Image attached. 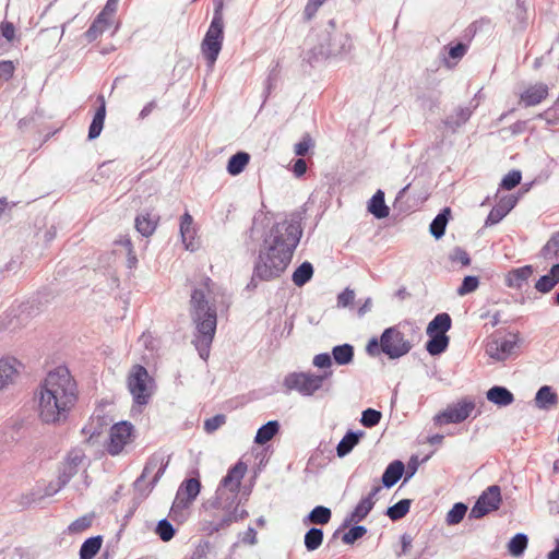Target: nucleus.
I'll return each mask as SVG.
<instances>
[{
  "instance_id": "f257e3e1",
  "label": "nucleus",
  "mask_w": 559,
  "mask_h": 559,
  "mask_svg": "<svg viewBox=\"0 0 559 559\" xmlns=\"http://www.w3.org/2000/svg\"><path fill=\"white\" fill-rule=\"evenodd\" d=\"M302 236V228L296 221L284 219L275 223L267 231L254 262L248 289H254L258 282H270L282 276L288 267Z\"/></svg>"
},
{
  "instance_id": "f03ea898",
  "label": "nucleus",
  "mask_w": 559,
  "mask_h": 559,
  "mask_svg": "<svg viewBox=\"0 0 559 559\" xmlns=\"http://www.w3.org/2000/svg\"><path fill=\"white\" fill-rule=\"evenodd\" d=\"M78 401V386L69 369L59 366L40 384L38 412L45 424L64 423Z\"/></svg>"
},
{
  "instance_id": "7ed1b4c3",
  "label": "nucleus",
  "mask_w": 559,
  "mask_h": 559,
  "mask_svg": "<svg viewBox=\"0 0 559 559\" xmlns=\"http://www.w3.org/2000/svg\"><path fill=\"white\" fill-rule=\"evenodd\" d=\"M247 472V465L238 461L223 478L216 490V503L212 513V532L219 531L233 522L243 519L248 512L239 509V487Z\"/></svg>"
},
{
  "instance_id": "20e7f679",
  "label": "nucleus",
  "mask_w": 559,
  "mask_h": 559,
  "mask_svg": "<svg viewBox=\"0 0 559 559\" xmlns=\"http://www.w3.org/2000/svg\"><path fill=\"white\" fill-rule=\"evenodd\" d=\"M210 277H205L191 289L189 316L194 326L192 344L200 358L206 361L210 357Z\"/></svg>"
},
{
  "instance_id": "39448f33",
  "label": "nucleus",
  "mask_w": 559,
  "mask_h": 559,
  "mask_svg": "<svg viewBox=\"0 0 559 559\" xmlns=\"http://www.w3.org/2000/svg\"><path fill=\"white\" fill-rule=\"evenodd\" d=\"M332 40V33L329 31L313 32L306 40V51L304 60L313 64L331 57L346 55L352 49V40L347 35H336L335 40L338 41L337 47H330L328 44Z\"/></svg>"
},
{
  "instance_id": "423d86ee",
  "label": "nucleus",
  "mask_w": 559,
  "mask_h": 559,
  "mask_svg": "<svg viewBox=\"0 0 559 559\" xmlns=\"http://www.w3.org/2000/svg\"><path fill=\"white\" fill-rule=\"evenodd\" d=\"M412 348V342L405 337L400 325H394L385 329L382 332L380 340L376 337L369 340L366 346V352L372 357L379 356L383 353L390 359H399L407 355Z\"/></svg>"
},
{
  "instance_id": "0eeeda50",
  "label": "nucleus",
  "mask_w": 559,
  "mask_h": 559,
  "mask_svg": "<svg viewBox=\"0 0 559 559\" xmlns=\"http://www.w3.org/2000/svg\"><path fill=\"white\" fill-rule=\"evenodd\" d=\"M332 376V371H324L322 374L313 372H290L283 380L284 388L288 391H295L304 397L313 396L324 386V381Z\"/></svg>"
},
{
  "instance_id": "6e6552de",
  "label": "nucleus",
  "mask_w": 559,
  "mask_h": 559,
  "mask_svg": "<svg viewBox=\"0 0 559 559\" xmlns=\"http://www.w3.org/2000/svg\"><path fill=\"white\" fill-rule=\"evenodd\" d=\"M154 379L148 374L147 369L142 365L132 367L128 377V389L138 406L148 404L153 394Z\"/></svg>"
},
{
  "instance_id": "1a4fd4ad",
  "label": "nucleus",
  "mask_w": 559,
  "mask_h": 559,
  "mask_svg": "<svg viewBox=\"0 0 559 559\" xmlns=\"http://www.w3.org/2000/svg\"><path fill=\"white\" fill-rule=\"evenodd\" d=\"M168 466V460L159 454L151 456L141 475L133 483L134 490L138 491L143 498L147 497L160 477L164 475Z\"/></svg>"
},
{
  "instance_id": "9d476101",
  "label": "nucleus",
  "mask_w": 559,
  "mask_h": 559,
  "mask_svg": "<svg viewBox=\"0 0 559 559\" xmlns=\"http://www.w3.org/2000/svg\"><path fill=\"white\" fill-rule=\"evenodd\" d=\"M200 490L201 483L198 478H187L180 484L169 512L174 521L182 522L185 520L186 509L195 500Z\"/></svg>"
},
{
  "instance_id": "9b49d317",
  "label": "nucleus",
  "mask_w": 559,
  "mask_h": 559,
  "mask_svg": "<svg viewBox=\"0 0 559 559\" xmlns=\"http://www.w3.org/2000/svg\"><path fill=\"white\" fill-rule=\"evenodd\" d=\"M476 404L474 400L464 397L456 403L449 404L445 409L438 413L435 417V424H461L467 419L474 412Z\"/></svg>"
},
{
  "instance_id": "f8f14e48",
  "label": "nucleus",
  "mask_w": 559,
  "mask_h": 559,
  "mask_svg": "<svg viewBox=\"0 0 559 559\" xmlns=\"http://www.w3.org/2000/svg\"><path fill=\"white\" fill-rule=\"evenodd\" d=\"M520 342L518 334L495 337L486 345V354L496 361H503L516 354Z\"/></svg>"
},
{
  "instance_id": "ddd939ff",
  "label": "nucleus",
  "mask_w": 559,
  "mask_h": 559,
  "mask_svg": "<svg viewBox=\"0 0 559 559\" xmlns=\"http://www.w3.org/2000/svg\"><path fill=\"white\" fill-rule=\"evenodd\" d=\"M501 503V490L498 485L489 486L479 496L469 511L471 519H481L486 514L499 509Z\"/></svg>"
},
{
  "instance_id": "4468645a",
  "label": "nucleus",
  "mask_w": 559,
  "mask_h": 559,
  "mask_svg": "<svg viewBox=\"0 0 559 559\" xmlns=\"http://www.w3.org/2000/svg\"><path fill=\"white\" fill-rule=\"evenodd\" d=\"M134 427L129 421H120L110 428L109 442L107 444V452L116 456L122 452L124 447L131 441Z\"/></svg>"
},
{
  "instance_id": "2eb2a0df",
  "label": "nucleus",
  "mask_w": 559,
  "mask_h": 559,
  "mask_svg": "<svg viewBox=\"0 0 559 559\" xmlns=\"http://www.w3.org/2000/svg\"><path fill=\"white\" fill-rule=\"evenodd\" d=\"M215 12L212 19V66L217 59L224 39L223 5L224 0H214Z\"/></svg>"
},
{
  "instance_id": "dca6fc26",
  "label": "nucleus",
  "mask_w": 559,
  "mask_h": 559,
  "mask_svg": "<svg viewBox=\"0 0 559 559\" xmlns=\"http://www.w3.org/2000/svg\"><path fill=\"white\" fill-rule=\"evenodd\" d=\"M516 198L513 195H507L502 198L497 205H495L489 212L485 225L492 226L502 221L507 214L515 206Z\"/></svg>"
},
{
  "instance_id": "f3484780",
  "label": "nucleus",
  "mask_w": 559,
  "mask_h": 559,
  "mask_svg": "<svg viewBox=\"0 0 559 559\" xmlns=\"http://www.w3.org/2000/svg\"><path fill=\"white\" fill-rule=\"evenodd\" d=\"M548 96V86L544 83H536L525 88L520 95V102L526 107L540 104Z\"/></svg>"
},
{
  "instance_id": "a211bd4d",
  "label": "nucleus",
  "mask_w": 559,
  "mask_h": 559,
  "mask_svg": "<svg viewBox=\"0 0 559 559\" xmlns=\"http://www.w3.org/2000/svg\"><path fill=\"white\" fill-rule=\"evenodd\" d=\"M97 102L99 103L94 117L92 119V122L88 127V134L87 139L90 141L97 139L104 128L105 118H106V102L103 95L97 96Z\"/></svg>"
},
{
  "instance_id": "6ab92c4d",
  "label": "nucleus",
  "mask_w": 559,
  "mask_h": 559,
  "mask_svg": "<svg viewBox=\"0 0 559 559\" xmlns=\"http://www.w3.org/2000/svg\"><path fill=\"white\" fill-rule=\"evenodd\" d=\"M180 235L187 250L193 252L198 249V243L194 242L193 218L188 212L181 216Z\"/></svg>"
},
{
  "instance_id": "aec40b11",
  "label": "nucleus",
  "mask_w": 559,
  "mask_h": 559,
  "mask_svg": "<svg viewBox=\"0 0 559 559\" xmlns=\"http://www.w3.org/2000/svg\"><path fill=\"white\" fill-rule=\"evenodd\" d=\"M532 274V265L513 269L506 275V285L510 288L520 289L527 283Z\"/></svg>"
},
{
  "instance_id": "412c9836",
  "label": "nucleus",
  "mask_w": 559,
  "mask_h": 559,
  "mask_svg": "<svg viewBox=\"0 0 559 559\" xmlns=\"http://www.w3.org/2000/svg\"><path fill=\"white\" fill-rule=\"evenodd\" d=\"M486 397L492 404L503 407L514 402L513 393L506 386L495 385L486 392Z\"/></svg>"
},
{
  "instance_id": "4be33fe9",
  "label": "nucleus",
  "mask_w": 559,
  "mask_h": 559,
  "mask_svg": "<svg viewBox=\"0 0 559 559\" xmlns=\"http://www.w3.org/2000/svg\"><path fill=\"white\" fill-rule=\"evenodd\" d=\"M473 110L469 107H459L453 114L449 115L444 120V126L452 132H456L465 124L472 116Z\"/></svg>"
},
{
  "instance_id": "5701e85b",
  "label": "nucleus",
  "mask_w": 559,
  "mask_h": 559,
  "mask_svg": "<svg viewBox=\"0 0 559 559\" xmlns=\"http://www.w3.org/2000/svg\"><path fill=\"white\" fill-rule=\"evenodd\" d=\"M368 211L376 218H385L390 214V209L385 204L384 201V192L382 190H378L372 198L368 202Z\"/></svg>"
},
{
  "instance_id": "b1692460",
  "label": "nucleus",
  "mask_w": 559,
  "mask_h": 559,
  "mask_svg": "<svg viewBox=\"0 0 559 559\" xmlns=\"http://www.w3.org/2000/svg\"><path fill=\"white\" fill-rule=\"evenodd\" d=\"M404 469L405 466L401 461L396 460L390 463L381 478L383 486L386 488L394 486L403 476Z\"/></svg>"
},
{
  "instance_id": "393cba45",
  "label": "nucleus",
  "mask_w": 559,
  "mask_h": 559,
  "mask_svg": "<svg viewBox=\"0 0 559 559\" xmlns=\"http://www.w3.org/2000/svg\"><path fill=\"white\" fill-rule=\"evenodd\" d=\"M557 403L558 396L549 385H543L535 395V405L539 409H550Z\"/></svg>"
},
{
  "instance_id": "a878e982",
  "label": "nucleus",
  "mask_w": 559,
  "mask_h": 559,
  "mask_svg": "<svg viewBox=\"0 0 559 559\" xmlns=\"http://www.w3.org/2000/svg\"><path fill=\"white\" fill-rule=\"evenodd\" d=\"M451 317L448 313H439L428 323L426 333L427 335H447V332L451 329Z\"/></svg>"
},
{
  "instance_id": "bb28decb",
  "label": "nucleus",
  "mask_w": 559,
  "mask_h": 559,
  "mask_svg": "<svg viewBox=\"0 0 559 559\" xmlns=\"http://www.w3.org/2000/svg\"><path fill=\"white\" fill-rule=\"evenodd\" d=\"M374 501H370V499H361L352 513L346 518L343 526L346 527L350 523H357L362 521L369 512L372 510L374 506Z\"/></svg>"
},
{
  "instance_id": "cd10ccee",
  "label": "nucleus",
  "mask_w": 559,
  "mask_h": 559,
  "mask_svg": "<svg viewBox=\"0 0 559 559\" xmlns=\"http://www.w3.org/2000/svg\"><path fill=\"white\" fill-rule=\"evenodd\" d=\"M16 359H0V390L13 382L17 374Z\"/></svg>"
},
{
  "instance_id": "c85d7f7f",
  "label": "nucleus",
  "mask_w": 559,
  "mask_h": 559,
  "mask_svg": "<svg viewBox=\"0 0 559 559\" xmlns=\"http://www.w3.org/2000/svg\"><path fill=\"white\" fill-rule=\"evenodd\" d=\"M559 283V264L551 266L549 274L543 275L535 284L537 292L549 293Z\"/></svg>"
},
{
  "instance_id": "c756f323",
  "label": "nucleus",
  "mask_w": 559,
  "mask_h": 559,
  "mask_svg": "<svg viewBox=\"0 0 559 559\" xmlns=\"http://www.w3.org/2000/svg\"><path fill=\"white\" fill-rule=\"evenodd\" d=\"M103 545V536L96 535L88 537L83 542L80 547L79 556L80 559H93L98 551L100 550Z\"/></svg>"
},
{
  "instance_id": "7c9ffc66",
  "label": "nucleus",
  "mask_w": 559,
  "mask_h": 559,
  "mask_svg": "<svg viewBox=\"0 0 559 559\" xmlns=\"http://www.w3.org/2000/svg\"><path fill=\"white\" fill-rule=\"evenodd\" d=\"M332 516V512L329 508L323 506H317L313 508L309 514L304 518V525L316 524V525H324L330 522Z\"/></svg>"
},
{
  "instance_id": "2f4dec72",
  "label": "nucleus",
  "mask_w": 559,
  "mask_h": 559,
  "mask_svg": "<svg viewBox=\"0 0 559 559\" xmlns=\"http://www.w3.org/2000/svg\"><path fill=\"white\" fill-rule=\"evenodd\" d=\"M135 229L143 236V237H150L153 235L157 227V219L155 217H152L151 214H139L135 217Z\"/></svg>"
},
{
  "instance_id": "473e14b6",
  "label": "nucleus",
  "mask_w": 559,
  "mask_h": 559,
  "mask_svg": "<svg viewBox=\"0 0 559 559\" xmlns=\"http://www.w3.org/2000/svg\"><path fill=\"white\" fill-rule=\"evenodd\" d=\"M450 214V209L445 207L431 222L429 229L435 238L439 239L444 235Z\"/></svg>"
},
{
  "instance_id": "72a5a7b5",
  "label": "nucleus",
  "mask_w": 559,
  "mask_h": 559,
  "mask_svg": "<svg viewBox=\"0 0 559 559\" xmlns=\"http://www.w3.org/2000/svg\"><path fill=\"white\" fill-rule=\"evenodd\" d=\"M278 429L280 424L277 420L267 421L258 429L254 442L258 444H265L278 432Z\"/></svg>"
},
{
  "instance_id": "f704fd0d",
  "label": "nucleus",
  "mask_w": 559,
  "mask_h": 559,
  "mask_svg": "<svg viewBox=\"0 0 559 559\" xmlns=\"http://www.w3.org/2000/svg\"><path fill=\"white\" fill-rule=\"evenodd\" d=\"M250 155L246 152H238L234 154L227 164V171L231 176H237L243 171L246 166L249 164Z\"/></svg>"
},
{
  "instance_id": "c9c22d12",
  "label": "nucleus",
  "mask_w": 559,
  "mask_h": 559,
  "mask_svg": "<svg viewBox=\"0 0 559 559\" xmlns=\"http://www.w3.org/2000/svg\"><path fill=\"white\" fill-rule=\"evenodd\" d=\"M332 356L337 365H348L354 359V347L350 344L336 345L332 348Z\"/></svg>"
},
{
  "instance_id": "e433bc0d",
  "label": "nucleus",
  "mask_w": 559,
  "mask_h": 559,
  "mask_svg": "<svg viewBox=\"0 0 559 559\" xmlns=\"http://www.w3.org/2000/svg\"><path fill=\"white\" fill-rule=\"evenodd\" d=\"M428 336L429 340L426 343V349L430 355L437 356L445 352L449 346L448 335L432 334Z\"/></svg>"
},
{
  "instance_id": "4c0bfd02",
  "label": "nucleus",
  "mask_w": 559,
  "mask_h": 559,
  "mask_svg": "<svg viewBox=\"0 0 559 559\" xmlns=\"http://www.w3.org/2000/svg\"><path fill=\"white\" fill-rule=\"evenodd\" d=\"M312 275L313 266L310 262L306 261L294 271L292 281L296 286L302 287L312 278Z\"/></svg>"
},
{
  "instance_id": "58836bf2",
  "label": "nucleus",
  "mask_w": 559,
  "mask_h": 559,
  "mask_svg": "<svg viewBox=\"0 0 559 559\" xmlns=\"http://www.w3.org/2000/svg\"><path fill=\"white\" fill-rule=\"evenodd\" d=\"M361 433H356L354 431H348L342 440L338 442L336 447V453L338 457H344L354 449V447L358 443Z\"/></svg>"
},
{
  "instance_id": "ea45409f",
  "label": "nucleus",
  "mask_w": 559,
  "mask_h": 559,
  "mask_svg": "<svg viewBox=\"0 0 559 559\" xmlns=\"http://www.w3.org/2000/svg\"><path fill=\"white\" fill-rule=\"evenodd\" d=\"M528 538L524 533L515 534L508 544V551L511 556L519 558L527 548Z\"/></svg>"
},
{
  "instance_id": "a19ab883",
  "label": "nucleus",
  "mask_w": 559,
  "mask_h": 559,
  "mask_svg": "<svg viewBox=\"0 0 559 559\" xmlns=\"http://www.w3.org/2000/svg\"><path fill=\"white\" fill-rule=\"evenodd\" d=\"M323 542V531L321 528L311 527L305 534V547L308 551L317 550Z\"/></svg>"
},
{
  "instance_id": "79ce46f5",
  "label": "nucleus",
  "mask_w": 559,
  "mask_h": 559,
  "mask_svg": "<svg viewBox=\"0 0 559 559\" xmlns=\"http://www.w3.org/2000/svg\"><path fill=\"white\" fill-rule=\"evenodd\" d=\"M411 504H412V500L402 499L399 502H396L395 504L389 507L385 514L392 521L401 520L408 513Z\"/></svg>"
},
{
  "instance_id": "37998d69",
  "label": "nucleus",
  "mask_w": 559,
  "mask_h": 559,
  "mask_svg": "<svg viewBox=\"0 0 559 559\" xmlns=\"http://www.w3.org/2000/svg\"><path fill=\"white\" fill-rule=\"evenodd\" d=\"M467 512V506L463 502L455 503L447 513L445 522L448 525L459 524Z\"/></svg>"
},
{
  "instance_id": "c03bdc74",
  "label": "nucleus",
  "mask_w": 559,
  "mask_h": 559,
  "mask_svg": "<svg viewBox=\"0 0 559 559\" xmlns=\"http://www.w3.org/2000/svg\"><path fill=\"white\" fill-rule=\"evenodd\" d=\"M155 533L163 542H169L176 534L174 525L165 518L157 522Z\"/></svg>"
},
{
  "instance_id": "a18cd8bd",
  "label": "nucleus",
  "mask_w": 559,
  "mask_h": 559,
  "mask_svg": "<svg viewBox=\"0 0 559 559\" xmlns=\"http://www.w3.org/2000/svg\"><path fill=\"white\" fill-rule=\"evenodd\" d=\"M93 520H94V514L93 513L84 514V515L78 518L76 520H74L68 526V532L70 534L82 533V532L86 531L88 527H91V525L93 523Z\"/></svg>"
},
{
  "instance_id": "49530a36",
  "label": "nucleus",
  "mask_w": 559,
  "mask_h": 559,
  "mask_svg": "<svg viewBox=\"0 0 559 559\" xmlns=\"http://www.w3.org/2000/svg\"><path fill=\"white\" fill-rule=\"evenodd\" d=\"M545 259L559 258V231L555 233L542 249Z\"/></svg>"
},
{
  "instance_id": "de8ad7c7",
  "label": "nucleus",
  "mask_w": 559,
  "mask_h": 559,
  "mask_svg": "<svg viewBox=\"0 0 559 559\" xmlns=\"http://www.w3.org/2000/svg\"><path fill=\"white\" fill-rule=\"evenodd\" d=\"M381 418V412L373 408H367L361 414L360 423L364 427L372 428L380 423Z\"/></svg>"
},
{
  "instance_id": "09e8293b",
  "label": "nucleus",
  "mask_w": 559,
  "mask_h": 559,
  "mask_svg": "<svg viewBox=\"0 0 559 559\" xmlns=\"http://www.w3.org/2000/svg\"><path fill=\"white\" fill-rule=\"evenodd\" d=\"M76 473L78 469H73V467H69L67 464L63 463L59 469L57 488L53 490V492H58L60 489H62Z\"/></svg>"
},
{
  "instance_id": "8fccbe9b",
  "label": "nucleus",
  "mask_w": 559,
  "mask_h": 559,
  "mask_svg": "<svg viewBox=\"0 0 559 559\" xmlns=\"http://www.w3.org/2000/svg\"><path fill=\"white\" fill-rule=\"evenodd\" d=\"M479 286V278L474 275H468L463 278L461 286L457 288L456 293L459 296H465L473 292H475Z\"/></svg>"
},
{
  "instance_id": "3c124183",
  "label": "nucleus",
  "mask_w": 559,
  "mask_h": 559,
  "mask_svg": "<svg viewBox=\"0 0 559 559\" xmlns=\"http://www.w3.org/2000/svg\"><path fill=\"white\" fill-rule=\"evenodd\" d=\"M367 528L362 525H356L349 528L348 532H346L343 537L342 542L346 545L354 544L357 539L361 538L364 535H366Z\"/></svg>"
},
{
  "instance_id": "603ef678",
  "label": "nucleus",
  "mask_w": 559,
  "mask_h": 559,
  "mask_svg": "<svg viewBox=\"0 0 559 559\" xmlns=\"http://www.w3.org/2000/svg\"><path fill=\"white\" fill-rule=\"evenodd\" d=\"M522 179L520 170H511L501 180L500 187L506 190H512L515 188Z\"/></svg>"
},
{
  "instance_id": "864d4df0",
  "label": "nucleus",
  "mask_w": 559,
  "mask_h": 559,
  "mask_svg": "<svg viewBox=\"0 0 559 559\" xmlns=\"http://www.w3.org/2000/svg\"><path fill=\"white\" fill-rule=\"evenodd\" d=\"M84 459L85 454L83 450L73 449L68 453L64 464H67L69 467H73V469L79 471V465L83 462Z\"/></svg>"
},
{
  "instance_id": "5fc2aeb1",
  "label": "nucleus",
  "mask_w": 559,
  "mask_h": 559,
  "mask_svg": "<svg viewBox=\"0 0 559 559\" xmlns=\"http://www.w3.org/2000/svg\"><path fill=\"white\" fill-rule=\"evenodd\" d=\"M450 260L452 262L461 263L463 266H467L471 264V258L468 253L460 247L453 249V251L450 254Z\"/></svg>"
},
{
  "instance_id": "6e6d98bb",
  "label": "nucleus",
  "mask_w": 559,
  "mask_h": 559,
  "mask_svg": "<svg viewBox=\"0 0 559 559\" xmlns=\"http://www.w3.org/2000/svg\"><path fill=\"white\" fill-rule=\"evenodd\" d=\"M210 542L206 539H202L199 545L195 547L192 552L190 559H210Z\"/></svg>"
},
{
  "instance_id": "4d7b16f0",
  "label": "nucleus",
  "mask_w": 559,
  "mask_h": 559,
  "mask_svg": "<svg viewBox=\"0 0 559 559\" xmlns=\"http://www.w3.org/2000/svg\"><path fill=\"white\" fill-rule=\"evenodd\" d=\"M354 300H355V292L347 287L341 294H338L337 307L346 308V307L353 305Z\"/></svg>"
},
{
  "instance_id": "13d9d810",
  "label": "nucleus",
  "mask_w": 559,
  "mask_h": 559,
  "mask_svg": "<svg viewBox=\"0 0 559 559\" xmlns=\"http://www.w3.org/2000/svg\"><path fill=\"white\" fill-rule=\"evenodd\" d=\"M312 146V139L306 134L300 142L295 144L294 152L297 156H305Z\"/></svg>"
},
{
  "instance_id": "bf43d9fd",
  "label": "nucleus",
  "mask_w": 559,
  "mask_h": 559,
  "mask_svg": "<svg viewBox=\"0 0 559 559\" xmlns=\"http://www.w3.org/2000/svg\"><path fill=\"white\" fill-rule=\"evenodd\" d=\"M7 39V41L11 43L15 38V26L12 22L3 21L0 23V37Z\"/></svg>"
},
{
  "instance_id": "052dcab7",
  "label": "nucleus",
  "mask_w": 559,
  "mask_h": 559,
  "mask_svg": "<svg viewBox=\"0 0 559 559\" xmlns=\"http://www.w3.org/2000/svg\"><path fill=\"white\" fill-rule=\"evenodd\" d=\"M15 66L11 60H0V79L9 81L12 79Z\"/></svg>"
},
{
  "instance_id": "680f3d73",
  "label": "nucleus",
  "mask_w": 559,
  "mask_h": 559,
  "mask_svg": "<svg viewBox=\"0 0 559 559\" xmlns=\"http://www.w3.org/2000/svg\"><path fill=\"white\" fill-rule=\"evenodd\" d=\"M324 2L325 0H308L304 11L305 17L311 20Z\"/></svg>"
},
{
  "instance_id": "e2e57ef3",
  "label": "nucleus",
  "mask_w": 559,
  "mask_h": 559,
  "mask_svg": "<svg viewBox=\"0 0 559 559\" xmlns=\"http://www.w3.org/2000/svg\"><path fill=\"white\" fill-rule=\"evenodd\" d=\"M201 52L202 57L206 62V67L210 69V27L204 33L202 43H201Z\"/></svg>"
},
{
  "instance_id": "0e129e2a",
  "label": "nucleus",
  "mask_w": 559,
  "mask_h": 559,
  "mask_svg": "<svg viewBox=\"0 0 559 559\" xmlns=\"http://www.w3.org/2000/svg\"><path fill=\"white\" fill-rule=\"evenodd\" d=\"M312 362L316 367L325 369L332 365V358H331L330 354L322 353V354L316 355Z\"/></svg>"
},
{
  "instance_id": "69168bd1",
  "label": "nucleus",
  "mask_w": 559,
  "mask_h": 559,
  "mask_svg": "<svg viewBox=\"0 0 559 559\" xmlns=\"http://www.w3.org/2000/svg\"><path fill=\"white\" fill-rule=\"evenodd\" d=\"M539 118L544 119L548 124H559L558 109L549 108L539 115Z\"/></svg>"
},
{
  "instance_id": "338daca9",
  "label": "nucleus",
  "mask_w": 559,
  "mask_h": 559,
  "mask_svg": "<svg viewBox=\"0 0 559 559\" xmlns=\"http://www.w3.org/2000/svg\"><path fill=\"white\" fill-rule=\"evenodd\" d=\"M105 32L104 25H97L95 22H93L87 31L85 32V37L88 41H94L99 35H102Z\"/></svg>"
},
{
  "instance_id": "774afa93",
  "label": "nucleus",
  "mask_w": 559,
  "mask_h": 559,
  "mask_svg": "<svg viewBox=\"0 0 559 559\" xmlns=\"http://www.w3.org/2000/svg\"><path fill=\"white\" fill-rule=\"evenodd\" d=\"M466 52V46L462 43H459L452 46L449 50V56L453 59L462 58Z\"/></svg>"
}]
</instances>
